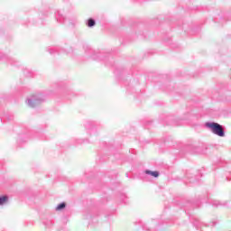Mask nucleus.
Returning a JSON list of instances; mask_svg holds the SVG:
<instances>
[{
	"mask_svg": "<svg viewBox=\"0 0 231 231\" xmlns=\"http://www.w3.org/2000/svg\"><path fill=\"white\" fill-rule=\"evenodd\" d=\"M206 127H208V129H210L214 134H217V136H225L223 126L217 123H206Z\"/></svg>",
	"mask_w": 231,
	"mask_h": 231,
	"instance_id": "f257e3e1",
	"label": "nucleus"
},
{
	"mask_svg": "<svg viewBox=\"0 0 231 231\" xmlns=\"http://www.w3.org/2000/svg\"><path fill=\"white\" fill-rule=\"evenodd\" d=\"M145 174H150V176H152L153 178H158V176H160L159 171H146Z\"/></svg>",
	"mask_w": 231,
	"mask_h": 231,
	"instance_id": "f03ea898",
	"label": "nucleus"
},
{
	"mask_svg": "<svg viewBox=\"0 0 231 231\" xmlns=\"http://www.w3.org/2000/svg\"><path fill=\"white\" fill-rule=\"evenodd\" d=\"M6 201H8V197L6 196L0 197V205H5Z\"/></svg>",
	"mask_w": 231,
	"mask_h": 231,
	"instance_id": "7ed1b4c3",
	"label": "nucleus"
},
{
	"mask_svg": "<svg viewBox=\"0 0 231 231\" xmlns=\"http://www.w3.org/2000/svg\"><path fill=\"white\" fill-rule=\"evenodd\" d=\"M64 208H66V203L63 202L57 206L56 210H62Z\"/></svg>",
	"mask_w": 231,
	"mask_h": 231,
	"instance_id": "20e7f679",
	"label": "nucleus"
},
{
	"mask_svg": "<svg viewBox=\"0 0 231 231\" xmlns=\"http://www.w3.org/2000/svg\"><path fill=\"white\" fill-rule=\"evenodd\" d=\"M88 26H89L91 28V26H95V20L93 19H88Z\"/></svg>",
	"mask_w": 231,
	"mask_h": 231,
	"instance_id": "39448f33",
	"label": "nucleus"
}]
</instances>
